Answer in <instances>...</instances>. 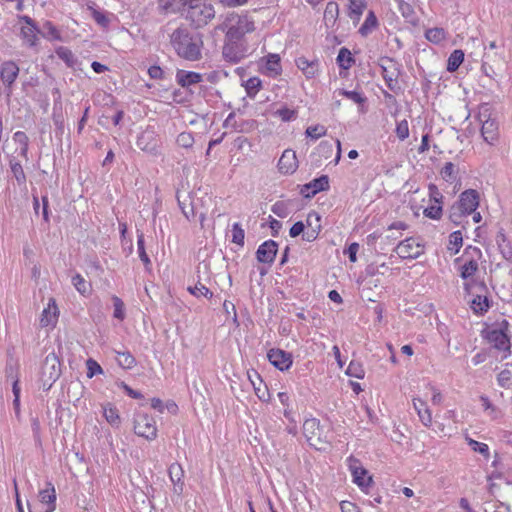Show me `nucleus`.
<instances>
[{"label":"nucleus","mask_w":512,"mask_h":512,"mask_svg":"<svg viewBox=\"0 0 512 512\" xmlns=\"http://www.w3.org/2000/svg\"><path fill=\"white\" fill-rule=\"evenodd\" d=\"M395 252L400 258L415 259L423 253V247L416 239L410 237L400 242Z\"/></svg>","instance_id":"obj_13"},{"label":"nucleus","mask_w":512,"mask_h":512,"mask_svg":"<svg viewBox=\"0 0 512 512\" xmlns=\"http://www.w3.org/2000/svg\"><path fill=\"white\" fill-rule=\"evenodd\" d=\"M112 300L114 304V317L123 320L125 316L123 301L117 296H113Z\"/></svg>","instance_id":"obj_53"},{"label":"nucleus","mask_w":512,"mask_h":512,"mask_svg":"<svg viewBox=\"0 0 512 512\" xmlns=\"http://www.w3.org/2000/svg\"><path fill=\"white\" fill-rule=\"evenodd\" d=\"M61 367L58 357L54 354H48L41 368V387L44 391H48L53 383L60 377Z\"/></svg>","instance_id":"obj_7"},{"label":"nucleus","mask_w":512,"mask_h":512,"mask_svg":"<svg viewBox=\"0 0 512 512\" xmlns=\"http://www.w3.org/2000/svg\"><path fill=\"white\" fill-rule=\"evenodd\" d=\"M413 407L415 411L418 414V417L421 421V423L425 427H431L432 425V413L431 410L428 408L426 402L421 400L420 398H413Z\"/></svg>","instance_id":"obj_25"},{"label":"nucleus","mask_w":512,"mask_h":512,"mask_svg":"<svg viewBox=\"0 0 512 512\" xmlns=\"http://www.w3.org/2000/svg\"><path fill=\"white\" fill-rule=\"evenodd\" d=\"M58 307L56 304V301L54 298H50L48 305L44 310L42 311L41 317H40V326L41 327H53L55 326L57 320H58Z\"/></svg>","instance_id":"obj_20"},{"label":"nucleus","mask_w":512,"mask_h":512,"mask_svg":"<svg viewBox=\"0 0 512 512\" xmlns=\"http://www.w3.org/2000/svg\"><path fill=\"white\" fill-rule=\"evenodd\" d=\"M426 38L433 43H439L445 39V31L442 28H432L427 30Z\"/></svg>","instance_id":"obj_45"},{"label":"nucleus","mask_w":512,"mask_h":512,"mask_svg":"<svg viewBox=\"0 0 512 512\" xmlns=\"http://www.w3.org/2000/svg\"><path fill=\"white\" fill-rule=\"evenodd\" d=\"M136 146L142 151L155 154L158 148V139L152 132L145 131L137 138Z\"/></svg>","instance_id":"obj_22"},{"label":"nucleus","mask_w":512,"mask_h":512,"mask_svg":"<svg viewBox=\"0 0 512 512\" xmlns=\"http://www.w3.org/2000/svg\"><path fill=\"white\" fill-rule=\"evenodd\" d=\"M86 367H87V377L92 378L96 374H102L103 369L102 367L95 361L94 359L90 358L86 361Z\"/></svg>","instance_id":"obj_49"},{"label":"nucleus","mask_w":512,"mask_h":512,"mask_svg":"<svg viewBox=\"0 0 512 512\" xmlns=\"http://www.w3.org/2000/svg\"><path fill=\"white\" fill-rule=\"evenodd\" d=\"M15 140L19 141L23 145L21 148V155L26 157L28 151L27 136L23 132H17L15 133Z\"/></svg>","instance_id":"obj_58"},{"label":"nucleus","mask_w":512,"mask_h":512,"mask_svg":"<svg viewBox=\"0 0 512 512\" xmlns=\"http://www.w3.org/2000/svg\"><path fill=\"white\" fill-rule=\"evenodd\" d=\"M498 383L500 386L504 387V388H508L511 384V381H512V372L510 370H502L499 374H498Z\"/></svg>","instance_id":"obj_54"},{"label":"nucleus","mask_w":512,"mask_h":512,"mask_svg":"<svg viewBox=\"0 0 512 512\" xmlns=\"http://www.w3.org/2000/svg\"><path fill=\"white\" fill-rule=\"evenodd\" d=\"M464 288L469 295L473 296L470 307L475 313H483L489 309V299L486 295L487 287L484 282L476 284L465 282Z\"/></svg>","instance_id":"obj_8"},{"label":"nucleus","mask_w":512,"mask_h":512,"mask_svg":"<svg viewBox=\"0 0 512 512\" xmlns=\"http://www.w3.org/2000/svg\"><path fill=\"white\" fill-rule=\"evenodd\" d=\"M339 15V7L336 2H328L324 11V19L326 23L334 24Z\"/></svg>","instance_id":"obj_33"},{"label":"nucleus","mask_w":512,"mask_h":512,"mask_svg":"<svg viewBox=\"0 0 512 512\" xmlns=\"http://www.w3.org/2000/svg\"><path fill=\"white\" fill-rule=\"evenodd\" d=\"M31 421V428L34 435V438L36 441H40V434H41V425L38 417H32L30 419Z\"/></svg>","instance_id":"obj_61"},{"label":"nucleus","mask_w":512,"mask_h":512,"mask_svg":"<svg viewBox=\"0 0 512 512\" xmlns=\"http://www.w3.org/2000/svg\"><path fill=\"white\" fill-rule=\"evenodd\" d=\"M39 499L41 503L47 504L46 512H53L55 510L56 491L51 483H48V487L39 492Z\"/></svg>","instance_id":"obj_27"},{"label":"nucleus","mask_w":512,"mask_h":512,"mask_svg":"<svg viewBox=\"0 0 512 512\" xmlns=\"http://www.w3.org/2000/svg\"><path fill=\"white\" fill-rule=\"evenodd\" d=\"M464 60V53L462 50H454L448 58L447 70L449 72L456 71Z\"/></svg>","instance_id":"obj_32"},{"label":"nucleus","mask_w":512,"mask_h":512,"mask_svg":"<svg viewBox=\"0 0 512 512\" xmlns=\"http://www.w3.org/2000/svg\"><path fill=\"white\" fill-rule=\"evenodd\" d=\"M134 431L138 436L152 441L157 437L156 422L147 414H139L134 421Z\"/></svg>","instance_id":"obj_11"},{"label":"nucleus","mask_w":512,"mask_h":512,"mask_svg":"<svg viewBox=\"0 0 512 512\" xmlns=\"http://www.w3.org/2000/svg\"><path fill=\"white\" fill-rule=\"evenodd\" d=\"M346 374L351 377L362 379L365 375V371L360 362L351 361L346 370Z\"/></svg>","instance_id":"obj_39"},{"label":"nucleus","mask_w":512,"mask_h":512,"mask_svg":"<svg viewBox=\"0 0 512 512\" xmlns=\"http://www.w3.org/2000/svg\"><path fill=\"white\" fill-rule=\"evenodd\" d=\"M278 245L273 240L265 241L256 252L257 260L262 263H272L277 254Z\"/></svg>","instance_id":"obj_19"},{"label":"nucleus","mask_w":512,"mask_h":512,"mask_svg":"<svg viewBox=\"0 0 512 512\" xmlns=\"http://www.w3.org/2000/svg\"><path fill=\"white\" fill-rule=\"evenodd\" d=\"M489 492L501 500H508L512 496V482L505 479L500 473H493L488 477Z\"/></svg>","instance_id":"obj_10"},{"label":"nucleus","mask_w":512,"mask_h":512,"mask_svg":"<svg viewBox=\"0 0 512 512\" xmlns=\"http://www.w3.org/2000/svg\"><path fill=\"white\" fill-rule=\"evenodd\" d=\"M396 135L397 137L403 141L409 136V126L406 120H402L397 124L396 127Z\"/></svg>","instance_id":"obj_55"},{"label":"nucleus","mask_w":512,"mask_h":512,"mask_svg":"<svg viewBox=\"0 0 512 512\" xmlns=\"http://www.w3.org/2000/svg\"><path fill=\"white\" fill-rule=\"evenodd\" d=\"M340 506L342 512H360L358 506L350 501H342Z\"/></svg>","instance_id":"obj_63"},{"label":"nucleus","mask_w":512,"mask_h":512,"mask_svg":"<svg viewBox=\"0 0 512 512\" xmlns=\"http://www.w3.org/2000/svg\"><path fill=\"white\" fill-rule=\"evenodd\" d=\"M11 172L15 177L18 184H24L26 181V176L22 165L19 162H14L13 160L10 162Z\"/></svg>","instance_id":"obj_43"},{"label":"nucleus","mask_w":512,"mask_h":512,"mask_svg":"<svg viewBox=\"0 0 512 512\" xmlns=\"http://www.w3.org/2000/svg\"><path fill=\"white\" fill-rule=\"evenodd\" d=\"M244 237V230L240 227L238 223H235L232 229V241L238 245H243Z\"/></svg>","instance_id":"obj_52"},{"label":"nucleus","mask_w":512,"mask_h":512,"mask_svg":"<svg viewBox=\"0 0 512 512\" xmlns=\"http://www.w3.org/2000/svg\"><path fill=\"white\" fill-rule=\"evenodd\" d=\"M170 43L176 53L186 60L195 61L201 57V37L192 34L187 27L175 29L170 35Z\"/></svg>","instance_id":"obj_2"},{"label":"nucleus","mask_w":512,"mask_h":512,"mask_svg":"<svg viewBox=\"0 0 512 512\" xmlns=\"http://www.w3.org/2000/svg\"><path fill=\"white\" fill-rule=\"evenodd\" d=\"M250 47L246 40H234L225 37L222 48L223 58L231 63H238L249 54Z\"/></svg>","instance_id":"obj_9"},{"label":"nucleus","mask_w":512,"mask_h":512,"mask_svg":"<svg viewBox=\"0 0 512 512\" xmlns=\"http://www.w3.org/2000/svg\"><path fill=\"white\" fill-rule=\"evenodd\" d=\"M56 53L61 59L66 61L68 64H70V62L73 58V54L69 49L60 47L59 49H57Z\"/></svg>","instance_id":"obj_62"},{"label":"nucleus","mask_w":512,"mask_h":512,"mask_svg":"<svg viewBox=\"0 0 512 512\" xmlns=\"http://www.w3.org/2000/svg\"><path fill=\"white\" fill-rule=\"evenodd\" d=\"M424 215L430 219L438 220L442 216L441 204H431L424 210Z\"/></svg>","instance_id":"obj_46"},{"label":"nucleus","mask_w":512,"mask_h":512,"mask_svg":"<svg viewBox=\"0 0 512 512\" xmlns=\"http://www.w3.org/2000/svg\"><path fill=\"white\" fill-rule=\"evenodd\" d=\"M298 168V160L293 150H285L278 162V169L283 174H292Z\"/></svg>","instance_id":"obj_18"},{"label":"nucleus","mask_w":512,"mask_h":512,"mask_svg":"<svg viewBox=\"0 0 512 512\" xmlns=\"http://www.w3.org/2000/svg\"><path fill=\"white\" fill-rule=\"evenodd\" d=\"M466 441H467L468 445L470 446V448L474 452L480 453L486 459H488L490 457L489 448H488L487 444L482 443V442H478V441H476V440H474L472 438H469V437H466Z\"/></svg>","instance_id":"obj_36"},{"label":"nucleus","mask_w":512,"mask_h":512,"mask_svg":"<svg viewBox=\"0 0 512 512\" xmlns=\"http://www.w3.org/2000/svg\"><path fill=\"white\" fill-rule=\"evenodd\" d=\"M296 64H297V67L304 73V75L308 79L313 78L318 71L317 63H315L313 61H309L304 57L297 59Z\"/></svg>","instance_id":"obj_30"},{"label":"nucleus","mask_w":512,"mask_h":512,"mask_svg":"<svg viewBox=\"0 0 512 512\" xmlns=\"http://www.w3.org/2000/svg\"><path fill=\"white\" fill-rule=\"evenodd\" d=\"M168 475L173 484V492L177 496H181L184 490V470L182 466L175 462L168 468Z\"/></svg>","instance_id":"obj_17"},{"label":"nucleus","mask_w":512,"mask_h":512,"mask_svg":"<svg viewBox=\"0 0 512 512\" xmlns=\"http://www.w3.org/2000/svg\"><path fill=\"white\" fill-rule=\"evenodd\" d=\"M305 232V224L302 221H298L290 228L289 234L291 237L295 238L300 234L303 235Z\"/></svg>","instance_id":"obj_60"},{"label":"nucleus","mask_w":512,"mask_h":512,"mask_svg":"<svg viewBox=\"0 0 512 512\" xmlns=\"http://www.w3.org/2000/svg\"><path fill=\"white\" fill-rule=\"evenodd\" d=\"M211 202H212V199L208 195H205L202 198L193 199L192 202H191V215L195 216L197 213H199L200 221H201V223H203V221L206 218L207 212L206 211H202V210L199 211V208L200 207L204 208L206 206V204H210Z\"/></svg>","instance_id":"obj_28"},{"label":"nucleus","mask_w":512,"mask_h":512,"mask_svg":"<svg viewBox=\"0 0 512 512\" xmlns=\"http://www.w3.org/2000/svg\"><path fill=\"white\" fill-rule=\"evenodd\" d=\"M103 415L107 422L113 426L120 424V417L116 408L108 405L103 407Z\"/></svg>","instance_id":"obj_35"},{"label":"nucleus","mask_w":512,"mask_h":512,"mask_svg":"<svg viewBox=\"0 0 512 512\" xmlns=\"http://www.w3.org/2000/svg\"><path fill=\"white\" fill-rule=\"evenodd\" d=\"M358 250H359V244L358 243H352L348 247L347 254H348L349 259H350L351 262H356L357 261L356 254H357Z\"/></svg>","instance_id":"obj_64"},{"label":"nucleus","mask_w":512,"mask_h":512,"mask_svg":"<svg viewBox=\"0 0 512 512\" xmlns=\"http://www.w3.org/2000/svg\"><path fill=\"white\" fill-rule=\"evenodd\" d=\"M340 93L357 104H363L366 100L360 93L356 91L342 90Z\"/></svg>","instance_id":"obj_57"},{"label":"nucleus","mask_w":512,"mask_h":512,"mask_svg":"<svg viewBox=\"0 0 512 512\" xmlns=\"http://www.w3.org/2000/svg\"><path fill=\"white\" fill-rule=\"evenodd\" d=\"M275 115L279 116L283 121H290L295 119L296 111L287 107L280 108L275 111Z\"/></svg>","instance_id":"obj_56"},{"label":"nucleus","mask_w":512,"mask_h":512,"mask_svg":"<svg viewBox=\"0 0 512 512\" xmlns=\"http://www.w3.org/2000/svg\"><path fill=\"white\" fill-rule=\"evenodd\" d=\"M337 62L344 69L350 68L351 63L353 62L351 52L346 48H341L337 56Z\"/></svg>","instance_id":"obj_40"},{"label":"nucleus","mask_w":512,"mask_h":512,"mask_svg":"<svg viewBox=\"0 0 512 512\" xmlns=\"http://www.w3.org/2000/svg\"><path fill=\"white\" fill-rule=\"evenodd\" d=\"M480 401L482 403V406H483L484 410L489 411V415L492 418L495 419V418H498V417H500L502 415L501 411L490 402L488 397L482 395L480 397Z\"/></svg>","instance_id":"obj_44"},{"label":"nucleus","mask_w":512,"mask_h":512,"mask_svg":"<svg viewBox=\"0 0 512 512\" xmlns=\"http://www.w3.org/2000/svg\"><path fill=\"white\" fill-rule=\"evenodd\" d=\"M225 37L234 40H246L245 35L255 30L254 21L247 15L230 14L224 24Z\"/></svg>","instance_id":"obj_3"},{"label":"nucleus","mask_w":512,"mask_h":512,"mask_svg":"<svg viewBox=\"0 0 512 512\" xmlns=\"http://www.w3.org/2000/svg\"><path fill=\"white\" fill-rule=\"evenodd\" d=\"M429 193H430L431 201H433L436 204L442 203L443 195L440 193V191L438 190V188L435 185L431 184L429 186Z\"/></svg>","instance_id":"obj_59"},{"label":"nucleus","mask_w":512,"mask_h":512,"mask_svg":"<svg viewBox=\"0 0 512 512\" xmlns=\"http://www.w3.org/2000/svg\"><path fill=\"white\" fill-rule=\"evenodd\" d=\"M477 119L481 123V135L484 141L494 144L498 138V124L491 118V109L488 104L479 107Z\"/></svg>","instance_id":"obj_6"},{"label":"nucleus","mask_w":512,"mask_h":512,"mask_svg":"<svg viewBox=\"0 0 512 512\" xmlns=\"http://www.w3.org/2000/svg\"><path fill=\"white\" fill-rule=\"evenodd\" d=\"M459 169L452 162H447L440 171L443 180L449 183H454L458 179Z\"/></svg>","instance_id":"obj_31"},{"label":"nucleus","mask_w":512,"mask_h":512,"mask_svg":"<svg viewBox=\"0 0 512 512\" xmlns=\"http://www.w3.org/2000/svg\"><path fill=\"white\" fill-rule=\"evenodd\" d=\"M177 143L179 146L183 148H189L192 147L194 143V138L191 133L189 132H182L177 137Z\"/></svg>","instance_id":"obj_51"},{"label":"nucleus","mask_w":512,"mask_h":512,"mask_svg":"<svg viewBox=\"0 0 512 512\" xmlns=\"http://www.w3.org/2000/svg\"><path fill=\"white\" fill-rule=\"evenodd\" d=\"M304 224L307 230L303 234V240L307 242L316 240L322 229L320 215L315 211L308 213Z\"/></svg>","instance_id":"obj_14"},{"label":"nucleus","mask_w":512,"mask_h":512,"mask_svg":"<svg viewBox=\"0 0 512 512\" xmlns=\"http://www.w3.org/2000/svg\"><path fill=\"white\" fill-rule=\"evenodd\" d=\"M165 9L180 12L186 15L196 27L206 25L215 17V10L211 4L202 0H161Z\"/></svg>","instance_id":"obj_1"},{"label":"nucleus","mask_w":512,"mask_h":512,"mask_svg":"<svg viewBox=\"0 0 512 512\" xmlns=\"http://www.w3.org/2000/svg\"><path fill=\"white\" fill-rule=\"evenodd\" d=\"M376 25H377V18L374 15V13L372 11H370L368 16L366 17L365 22L363 23V25L360 28V33L362 35H367L368 33L371 32V30L373 28L376 27Z\"/></svg>","instance_id":"obj_41"},{"label":"nucleus","mask_w":512,"mask_h":512,"mask_svg":"<svg viewBox=\"0 0 512 512\" xmlns=\"http://www.w3.org/2000/svg\"><path fill=\"white\" fill-rule=\"evenodd\" d=\"M478 205V192L468 189L462 192L459 201L451 206L449 218L453 223L460 224L462 217L474 213Z\"/></svg>","instance_id":"obj_4"},{"label":"nucleus","mask_w":512,"mask_h":512,"mask_svg":"<svg viewBox=\"0 0 512 512\" xmlns=\"http://www.w3.org/2000/svg\"><path fill=\"white\" fill-rule=\"evenodd\" d=\"M329 188V178L326 175H322L321 177L312 180L308 184L304 185L301 193L309 198L314 196L316 193L320 191H325Z\"/></svg>","instance_id":"obj_21"},{"label":"nucleus","mask_w":512,"mask_h":512,"mask_svg":"<svg viewBox=\"0 0 512 512\" xmlns=\"http://www.w3.org/2000/svg\"><path fill=\"white\" fill-rule=\"evenodd\" d=\"M303 434L310 446L314 447L316 450L324 451L329 447V442L317 419L311 418L305 420L303 424Z\"/></svg>","instance_id":"obj_5"},{"label":"nucleus","mask_w":512,"mask_h":512,"mask_svg":"<svg viewBox=\"0 0 512 512\" xmlns=\"http://www.w3.org/2000/svg\"><path fill=\"white\" fill-rule=\"evenodd\" d=\"M188 291L195 297L204 296L206 298H211L213 295V293L201 283H197L194 286H189Z\"/></svg>","instance_id":"obj_42"},{"label":"nucleus","mask_w":512,"mask_h":512,"mask_svg":"<svg viewBox=\"0 0 512 512\" xmlns=\"http://www.w3.org/2000/svg\"><path fill=\"white\" fill-rule=\"evenodd\" d=\"M270 363L281 371L288 370L292 363V355L281 349H270L267 354Z\"/></svg>","instance_id":"obj_15"},{"label":"nucleus","mask_w":512,"mask_h":512,"mask_svg":"<svg viewBox=\"0 0 512 512\" xmlns=\"http://www.w3.org/2000/svg\"><path fill=\"white\" fill-rule=\"evenodd\" d=\"M487 339L489 343L498 350H510V340L502 328L490 331L487 335Z\"/></svg>","instance_id":"obj_23"},{"label":"nucleus","mask_w":512,"mask_h":512,"mask_svg":"<svg viewBox=\"0 0 512 512\" xmlns=\"http://www.w3.org/2000/svg\"><path fill=\"white\" fill-rule=\"evenodd\" d=\"M117 354H118L117 361L121 367H123L125 369H131L132 367L135 366L136 360L131 355L130 352L124 351V352H118Z\"/></svg>","instance_id":"obj_37"},{"label":"nucleus","mask_w":512,"mask_h":512,"mask_svg":"<svg viewBox=\"0 0 512 512\" xmlns=\"http://www.w3.org/2000/svg\"><path fill=\"white\" fill-rule=\"evenodd\" d=\"M365 8L366 3L363 0H350L348 15L355 25L359 22Z\"/></svg>","instance_id":"obj_29"},{"label":"nucleus","mask_w":512,"mask_h":512,"mask_svg":"<svg viewBox=\"0 0 512 512\" xmlns=\"http://www.w3.org/2000/svg\"><path fill=\"white\" fill-rule=\"evenodd\" d=\"M327 130L322 125L310 126L306 129V135L312 139H318L326 134Z\"/></svg>","instance_id":"obj_50"},{"label":"nucleus","mask_w":512,"mask_h":512,"mask_svg":"<svg viewBox=\"0 0 512 512\" xmlns=\"http://www.w3.org/2000/svg\"><path fill=\"white\" fill-rule=\"evenodd\" d=\"M19 74V67L12 61L4 62L0 69V77L4 84L11 86Z\"/></svg>","instance_id":"obj_24"},{"label":"nucleus","mask_w":512,"mask_h":512,"mask_svg":"<svg viewBox=\"0 0 512 512\" xmlns=\"http://www.w3.org/2000/svg\"><path fill=\"white\" fill-rule=\"evenodd\" d=\"M349 470L353 476V482L362 490L367 489L373 483L372 476L368 475V471L361 465L360 461L354 457L348 459Z\"/></svg>","instance_id":"obj_12"},{"label":"nucleus","mask_w":512,"mask_h":512,"mask_svg":"<svg viewBox=\"0 0 512 512\" xmlns=\"http://www.w3.org/2000/svg\"><path fill=\"white\" fill-rule=\"evenodd\" d=\"M137 246H138V252H139V257L141 259V261L145 264V266H149L150 265V259L145 251V247H144V235L142 233H140L138 235V239H137Z\"/></svg>","instance_id":"obj_48"},{"label":"nucleus","mask_w":512,"mask_h":512,"mask_svg":"<svg viewBox=\"0 0 512 512\" xmlns=\"http://www.w3.org/2000/svg\"><path fill=\"white\" fill-rule=\"evenodd\" d=\"M72 283L77 291L82 295H88L91 292V285L80 274L72 278Z\"/></svg>","instance_id":"obj_34"},{"label":"nucleus","mask_w":512,"mask_h":512,"mask_svg":"<svg viewBox=\"0 0 512 512\" xmlns=\"http://www.w3.org/2000/svg\"><path fill=\"white\" fill-rule=\"evenodd\" d=\"M456 262L461 263L459 266L460 276L466 282H470L472 284H476L477 282L473 281V277L475 273L478 271V262L474 258H465V256L461 258H457Z\"/></svg>","instance_id":"obj_16"},{"label":"nucleus","mask_w":512,"mask_h":512,"mask_svg":"<svg viewBox=\"0 0 512 512\" xmlns=\"http://www.w3.org/2000/svg\"><path fill=\"white\" fill-rule=\"evenodd\" d=\"M463 238L462 233L460 231H455L449 236V245L448 250L453 254L458 253L460 247L462 246Z\"/></svg>","instance_id":"obj_38"},{"label":"nucleus","mask_w":512,"mask_h":512,"mask_svg":"<svg viewBox=\"0 0 512 512\" xmlns=\"http://www.w3.org/2000/svg\"><path fill=\"white\" fill-rule=\"evenodd\" d=\"M176 79L182 87H188L202 81V75L196 72L179 70L176 74Z\"/></svg>","instance_id":"obj_26"},{"label":"nucleus","mask_w":512,"mask_h":512,"mask_svg":"<svg viewBox=\"0 0 512 512\" xmlns=\"http://www.w3.org/2000/svg\"><path fill=\"white\" fill-rule=\"evenodd\" d=\"M267 69L273 74L278 75L281 71L280 57L277 54H270L267 61Z\"/></svg>","instance_id":"obj_47"}]
</instances>
